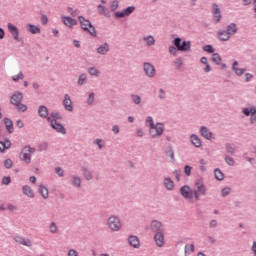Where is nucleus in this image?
Segmentation results:
<instances>
[{
    "label": "nucleus",
    "instance_id": "obj_1",
    "mask_svg": "<svg viewBox=\"0 0 256 256\" xmlns=\"http://www.w3.org/2000/svg\"><path fill=\"white\" fill-rule=\"evenodd\" d=\"M23 101V93L17 91L15 92L11 98H10V103L12 105H15L16 108L21 111L22 113H25L27 111L28 107L25 104H22L21 102Z\"/></svg>",
    "mask_w": 256,
    "mask_h": 256
},
{
    "label": "nucleus",
    "instance_id": "obj_2",
    "mask_svg": "<svg viewBox=\"0 0 256 256\" xmlns=\"http://www.w3.org/2000/svg\"><path fill=\"white\" fill-rule=\"evenodd\" d=\"M78 19H79V23H80L83 31H86L92 37H97V31L95 30V26H93V24H91V21L85 19V17H83V16H79Z\"/></svg>",
    "mask_w": 256,
    "mask_h": 256
},
{
    "label": "nucleus",
    "instance_id": "obj_3",
    "mask_svg": "<svg viewBox=\"0 0 256 256\" xmlns=\"http://www.w3.org/2000/svg\"><path fill=\"white\" fill-rule=\"evenodd\" d=\"M107 226H108V229H110V231L117 233L118 231H121L123 224H121V219L118 216L111 215L107 219Z\"/></svg>",
    "mask_w": 256,
    "mask_h": 256
},
{
    "label": "nucleus",
    "instance_id": "obj_4",
    "mask_svg": "<svg viewBox=\"0 0 256 256\" xmlns=\"http://www.w3.org/2000/svg\"><path fill=\"white\" fill-rule=\"evenodd\" d=\"M34 153H35V149L29 146L24 147L20 154L21 161H24V163L29 165V163H31V157Z\"/></svg>",
    "mask_w": 256,
    "mask_h": 256
},
{
    "label": "nucleus",
    "instance_id": "obj_5",
    "mask_svg": "<svg viewBox=\"0 0 256 256\" xmlns=\"http://www.w3.org/2000/svg\"><path fill=\"white\" fill-rule=\"evenodd\" d=\"M163 131H165V126L162 123H157L149 128V134L153 138L161 137V135H163Z\"/></svg>",
    "mask_w": 256,
    "mask_h": 256
},
{
    "label": "nucleus",
    "instance_id": "obj_6",
    "mask_svg": "<svg viewBox=\"0 0 256 256\" xmlns=\"http://www.w3.org/2000/svg\"><path fill=\"white\" fill-rule=\"evenodd\" d=\"M195 186H196V190L194 191V197L196 201H199V197H201V195L207 194V188L205 187V184H203L201 180H198L195 183Z\"/></svg>",
    "mask_w": 256,
    "mask_h": 256
},
{
    "label": "nucleus",
    "instance_id": "obj_7",
    "mask_svg": "<svg viewBox=\"0 0 256 256\" xmlns=\"http://www.w3.org/2000/svg\"><path fill=\"white\" fill-rule=\"evenodd\" d=\"M47 121L50 123L52 129H55V131H57L58 133H61L62 135H65V133H67L63 124L58 123L57 120L47 118Z\"/></svg>",
    "mask_w": 256,
    "mask_h": 256
},
{
    "label": "nucleus",
    "instance_id": "obj_8",
    "mask_svg": "<svg viewBox=\"0 0 256 256\" xmlns=\"http://www.w3.org/2000/svg\"><path fill=\"white\" fill-rule=\"evenodd\" d=\"M61 21L66 27H69V29H73L78 24L77 19L69 16H61Z\"/></svg>",
    "mask_w": 256,
    "mask_h": 256
},
{
    "label": "nucleus",
    "instance_id": "obj_9",
    "mask_svg": "<svg viewBox=\"0 0 256 256\" xmlns=\"http://www.w3.org/2000/svg\"><path fill=\"white\" fill-rule=\"evenodd\" d=\"M144 73L147 75V77L153 78L155 75H157V70H155V66H153L151 63H144Z\"/></svg>",
    "mask_w": 256,
    "mask_h": 256
},
{
    "label": "nucleus",
    "instance_id": "obj_10",
    "mask_svg": "<svg viewBox=\"0 0 256 256\" xmlns=\"http://www.w3.org/2000/svg\"><path fill=\"white\" fill-rule=\"evenodd\" d=\"M243 113H244V115H246V117H249V115H251L250 122L255 123V121H256V108L255 107L252 106V107L244 108Z\"/></svg>",
    "mask_w": 256,
    "mask_h": 256
},
{
    "label": "nucleus",
    "instance_id": "obj_11",
    "mask_svg": "<svg viewBox=\"0 0 256 256\" xmlns=\"http://www.w3.org/2000/svg\"><path fill=\"white\" fill-rule=\"evenodd\" d=\"M63 107L66 111H69L70 113L73 112V101L71 100V96H69V94L64 95Z\"/></svg>",
    "mask_w": 256,
    "mask_h": 256
},
{
    "label": "nucleus",
    "instance_id": "obj_12",
    "mask_svg": "<svg viewBox=\"0 0 256 256\" xmlns=\"http://www.w3.org/2000/svg\"><path fill=\"white\" fill-rule=\"evenodd\" d=\"M133 11H135V6H129L121 12H116L115 17H117L118 19H121L123 17H129V15L133 13Z\"/></svg>",
    "mask_w": 256,
    "mask_h": 256
},
{
    "label": "nucleus",
    "instance_id": "obj_13",
    "mask_svg": "<svg viewBox=\"0 0 256 256\" xmlns=\"http://www.w3.org/2000/svg\"><path fill=\"white\" fill-rule=\"evenodd\" d=\"M180 193L184 199H193V191L189 186L182 187Z\"/></svg>",
    "mask_w": 256,
    "mask_h": 256
},
{
    "label": "nucleus",
    "instance_id": "obj_14",
    "mask_svg": "<svg viewBox=\"0 0 256 256\" xmlns=\"http://www.w3.org/2000/svg\"><path fill=\"white\" fill-rule=\"evenodd\" d=\"M14 241L16 243H19V245H24V247H31V245H33V242H31L30 239H24L22 236H15L14 237Z\"/></svg>",
    "mask_w": 256,
    "mask_h": 256
},
{
    "label": "nucleus",
    "instance_id": "obj_15",
    "mask_svg": "<svg viewBox=\"0 0 256 256\" xmlns=\"http://www.w3.org/2000/svg\"><path fill=\"white\" fill-rule=\"evenodd\" d=\"M154 241L157 247H163L165 245V235H163V232H157L154 236Z\"/></svg>",
    "mask_w": 256,
    "mask_h": 256
},
{
    "label": "nucleus",
    "instance_id": "obj_16",
    "mask_svg": "<svg viewBox=\"0 0 256 256\" xmlns=\"http://www.w3.org/2000/svg\"><path fill=\"white\" fill-rule=\"evenodd\" d=\"M8 31L11 33L15 41H19V28L13 25V23H8Z\"/></svg>",
    "mask_w": 256,
    "mask_h": 256
},
{
    "label": "nucleus",
    "instance_id": "obj_17",
    "mask_svg": "<svg viewBox=\"0 0 256 256\" xmlns=\"http://www.w3.org/2000/svg\"><path fill=\"white\" fill-rule=\"evenodd\" d=\"M212 13L214 15L216 23H219L221 21V9H219V5L213 4Z\"/></svg>",
    "mask_w": 256,
    "mask_h": 256
},
{
    "label": "nucleus",
    "instance_id": "obj_18",
    "mask_svg": "<svg viewBox=\"0 0 256 256\" xmlns=\"http://www.w3.org/2000/svg\"><path fill=\"white\" fill-rule=\"evenodd\" d=\"M163 228V225L161 224V222L157 221V220H153L150 224V229L151 231H153L154 233H161V229Z\"/></svg>",
    "mask_w": 256,
    "mask_h": 256
},
{
    "label": "nucleus",
    "instance_id": "obj_19",
    "mask_svg": "<svg viewBox=\"0 0 256 256\" xmlns=\"http://www.w3.org/2000/svg\"><path fill=\"white\" fill-rule=\"evenodd\" d=\"M128 243L131 247H134V249H139V247H141V243L137 236H129Z\"/></svg>",
    "mask_w": 256,
    "mask_h": 256
},
{
    "label": "nucleus",
    "instance_id": "obj_20",
    "mask_svg": "<svg viewBox=\"0 0 256 256\" xmlns=\"http://www.w3.org/2000/svg\"><path fill=\"white\" fill-rule=\"evenodd\" d=\"M38 115L42 118V119H48L49 117V109L46 106H40L38 109Z\"/></svg>",
    "mask_w": 256,
    "mask_h": 256
},
{
    "label": "nucleus",
    "instance_id": "obj_21",
    "mask_svg": "<svg viewBox=\"0 0 256 256\" xmlns=\"http://www.w3.org/2000/svg\"><path fill=\"white\" fill-rule=\"evenodd\" d=\"M200 134L202 135V137H204V139H211L213 137V133H211V131H209V128L202 126L200 128Z\"/></svg>",
    "mask_w": 256,
    "mask_h": 256
},
{
    "label": "nucleus",
    "instance_id": "obj_22",
    "mask_svg": "<svg viewBox=\"0 0 256 256\" xmlns=\"http://www.w3.org/2000/svg\"><path fill=\"white\" fill-rule=\"evenodd\" d=\"M22 191L26 197H29L30 199L35 198V192H33V189H31L29 185L23 186Z\"/></svg>",
    "mask_w": 256,
    "mask_h": 256
},
{
    "label": "nucleus",
    "instance_id": "obj_23",
    "mask_svg": "<svg viewBox=\"0 0 256 256\" xmlns=\"http://www.w3.org/2000/svg\"><path fill=\"white\" fill-rule=\"evenodd\" d=\"M38 191H39L40 195H42L43 199H49V189H47V187H45V185L40 184Z\"/></svg>",
    "mask_w": 256,
    "mask_h": 256
},
{
    "label": "nucleus",
    "instance_id": "obj_24",
    "mask_svg": "<svg viewBox=\"0 0 256 256\" xmlns=\"http://www.w3.org/2000/svg\"><path fill=\"white\" fill-rule=\"evenodd\" d=\"M218 39H220V41H229V39H231V35L225 30H220L218 32Z\"/></svg>",
    "mask_w": 256,
    "mask_h": 256
},
{
    "label": "nucleus",
    "instance_id": "obj_25",
    "mask_svg": "<svg viewBox=\"0 0 256 256\" xmlns=\"http://www.w3.org/2000/svg\"><path fill=\"white\" fill-rule=\"evenodd\" d=\"M237 65H239V62L235 61L233 63L232 69L233 71H235L236 75H238V77H241V75L245 74V71H247L246 69L243 68H238Z\"/></svg>",
    "mask_w": 256,
    "mask_h": 256
},
{
    "label": "nucleus",
    "instance_id": "obj_26",
    "mask_svg": "<svg viewBox=\"0 0 256 256\" xmlns=\"http://www.w3.org/2000/svg\"><path fill=\"white\" fill-rule=\"evenodd\" d=\"M97 53H99V55H106V53H109V44H102L100 47L97 48Z\"/></svg>",
    "mask_w": 256,
    "mask_h": 256
},
{
    "label": "nucleus",
    "instance_id": "obj_27",
    "mask_svg": "<svg viewBox=\"0 0 256 256\" xmlns=\"http://www.w3.org/2000/svg\"><path fill=\"white\" fill-rule=\"evenodd\" d=\"M98 12L100 15H104V17L110 18L111 14L109 13V10L105 8L103 5H98Z\"/></svg>",
    "mask_w": 256,
    "mask_h": 256
},
{
    "label": "nucleus",
    "instance_id": "obj_28",
    "mask_svg": "<svg viewBox=\"0 0 256 256\" xmlns=\"http://www.w3.org/2000/svg\"><path fill=\"white\" fill-rule=\"evenodd\" d=\"M142 41H144L148 47L155 45V38L151 35L143 37Z\"/></svg>",
    "mask_w": 256,
    "mask_h": 256
},
{
    "label": "nucleus",
    "instance_id": "obj_29",
    "mask_svg": "<svg viewBox=\"0 0 256 256\" xmlns=\"http://www.w3.org/2000/svg\"><path fill=\"white\" fill-rule=\"evenodd\" d=\"M27 30L32 33V35H36V33H41V28L37 27L35 25L32 24H28L27 25Z\"/></svg>",
    "mask_w": 256,
    "mask_h": 256
},
{
    "label": "nucleus",
    "instance_id": "obj_30",
    "mask_svg": "<svg viewBox=\"0 0 256 256\" xmlns=\"http://www.w3.org/2000/svg\"><path fill=\"white\" fill-rule=\"evenodd\" d=\"M164 185L168 191H173L175 184L173 183V180L171 178H165Z\"/></svg>",
    "mask_w": 256,
    "mask_h": 256
},
{
    "label": "nucleus",
    "instance_id": "obj_31",
    "mask_svg": "<svg viewBox=\"0 0 256 256\" xmlns=\"http://www.w3.org/2000/svg\"><path fill=\"white\" fill-rule=\"evenodd\" d=\"M5 127L9 133H13V121H11L9 118L4 119Z\"/></svg>",
    "mask_w": 256,
    "mask_h": 256
},
{
    "label": "nucleus",
    "instance_id": "obj_32",
    "mask_svg": "<svg viewBox=\"0 0 256 256\" xmlns=\"http://www.w3.org/2000/svg\"><path fill=\"white\" fill-rule=\"evenodd\" d=\"M11 148V141L6 140L4 142L0 141V152L3 153V151Z\"/></svg>",
    "mask_w": 256,
    "mask_h": 256
},
{
    "label": "nucleus",
    "instance_id": "obj_33",
    "mask_svg": "<svg viewBox=\"0 0 256 256\" xmlns=\"http://www.w3.org/2000/svg\"><path fill=\"white\" fill-rule=\"evenodd\" d=\"M230 35H235L237 33V24L231 23L227 27V31Z\"/></svg>",
    "mask_w": 256,
    "mask_h": 256
},
{
    "label": "nucleus",
    "instance_id": "obj_34",
    "mask_svg": "<svg viewBox=\"0 0 256 256\" xmlns=\"http://www.w3.org/2000/svg\"><path fill=\"white\" fill-rule=\"evenodd\" d=\"M190 139L192 145H194L195 147H201V139H199V136L192 135Z\"/></svg>",
    "mask_w": 256,
    "mask_h": 256
},
{
    "label": "nucleus",
    "instance_id": "obj_35",
    "mask_svg": "<svg viewBox=\"0 0 256 256\" xmlns=\"http://www.w3.org/2000/svg\"><path fill=\"white\" fill-rule=\"evenodd\" d=\"M214 175H215V178L218 180V181H223V179H225V175L223 174V172H221V170L219 169H216L214 171Z\"/></svg>",
    "mask_w": 256,
    "mask_h": 256
},
{
    "label": "nucleus",
    "instance_id": "obj_36",
    "mask_svg": "<svg viewBox=\"0 0 256 256\" xmlns=\"http://www.w3.org/2000/svg\"><path fill=\"white\" fill-rule=\"evenodd\" d=\"M88 73L89 75H93L94 77H99V75L101 74V72L95 67L89 68Z\"/></svg>",
    "mask_w": 256,
    "mask_h": 256
},
{
    "label": "nucleus",
    "instance_id": "obj_37",
    "mask_svg": "<svg viewBox=\"0 0 256 256\" xmlns=\"http://www.w3.org/2000/svg\"><path fill=\"white\" fill-rule=\"evenodd\" d=\"M82 171L87 181H91V179H93V174H91V171H89L87 168H83Z\"/></svg>",
    "mask_w": 256,
    "mask_h": 256
},
{
    "label": "nucleus",
    "instance_id": "obj_38",
    "mask_svg": "<svg viewBox=\"0 0 256 256\" xmlns=\"http://www.w3.org/2000/svg\"><path fill=\"white\" fill-rule=\"evenodd\" d=\"M191 49V42L184 41L181 44L180 51H189Z\"/></svg>",
    "mask_w": 256,
    "mask_h": 256
},
{
    "label": "nucleus",
    "instance_id": "obj_39",
    "mask_svg": "<svg viewBox=\"0 0 256 256\" xmlns=\"http://www.w3.org/2000/svg\"><path fill=\"white\" fill-rule=\"evenodd\" d=\"M57 231H59V227H57V224L55 222H52L49 225V232L52 233L53 235H55V233H57Z\"/></svg>",
    "mask_w": 256,
    "mask_h": 256
},
{
    "label": "nucleus",
    "instance_id": "obj_40",
    "mask_svg": "<svg viewBox=\"0 0 256 256\" xmlns=\"http://www.w3.org/2000/svg\"><path fill=\"white\" fill-rule=\"evenodd\" d=\"M212 61L216 63V65H221V55H219L218 53H214L212 56Z\"/></svg>",
    "mask_w": 256,
    "mask_h": 256
},
{
    "label": "nucleus",
    "instance_id": "obj_41",
    "mask_svg": "<svg viewBox=\"0 0 256 256\" xmlns=\"http://www.w3.org/2000/svg\"><path fill=\"white\" fill-rule=\"evenodd\" d=\"M195 252V245L194 244H187L185 246V253L187 254H190V253H194Z\"/></svg>",
    "mask_w": 256,
    "mask_h": 256
},
{
    "label": "nucleus",
    "instance_id": "obj_42",
    "mask_svg": "<svg viewBox=\"0 0 256 256\" xmlns=\"http://www.w3.org/2000/svg\"><path fill=\"white\" fill-rule=\"evenodd\" d=\"M86 81H87V74H81L78 77V85H85Z\"/></svg>",
    "mask_w": 256,
    "mask_h": 256
},
{
    "label": "nucleus",
    "instance_id": "obj_43",
    "mask_svg": "<svg viewBox=\"0 0 256 256\" xmlns=\"http://www.w3.org/2000/svg\"><path fill=\"white\" fill-rule=\"evenodd\" d=\"M67 11L72 17H77V15L80 13L79 9H73L72 7H69Z\"/></svg>",
    "mask_w": 256,
    "mask_h": 256
},
{
    "label": "nucleus",
    "instance_id": "obj_44",
    "mask_svg": "<svg viewBox=\"0 0 256 256\" xmlns=\"http://www.w3.org/2000/svg\"><path fill=\"white\" fill-rule=\"evenodd\" d=\"M23 78H24L23 72H19L17 75L12 76V81H15V82L21 81L23 80Z\"/></svg>",
    "mask_w": 256,
    "mask_h": 256
},
{
    "label": "nucleus",
    "instance_id": "obj_45",
    "mask_svg": "<svg viewBox=\"0 0 256 256\" xmlns=\"http://www.w3.org/2000/svg\"><path fill=\"white\" fill-rule=\"evenodd\" d=\"M154 122H153V117L148 116L146 118V126L149 127V129H151L154 126Z\"/></svg>",
    "mask_w": 256,
    "mask_h": 256
},
{
    "label": "nucleus",
    "instance_id": "obj_46",
    "mask_svg": "<svg viewBox=\"0 0 256 256\" xmlns=\"http://www.w3.org/2000/svg\"><path fill=\"white\" fill-rule=\"evenodd\" d=\"M72 183H73L74 187H81V178L74 176Z\"/></svg>",
    "mask_w": 256,
    "mask_h": 256
},
{
    "label": "nucleus",
    "instance_id": "obj_47",
    "mask_svg": "<svg viewBox=\"0 0 256 256\" xmlns=\"http://www.w3.org/2000/svg\"><path fill=\"white\" fill-rule=\"evenodd\" d=\"M48 119H52V121H57L58 119H61V116L57 112H52Z\"/></svg>",
    "mask_w": 256,
    "mask_h": 256
},
{
    "label": "nucleus",
    "instance_id": "obj_48",
    "mask_svg": "<svg viewBox=\"0 0 256 256\" xmlns=\"http://www.w3.org/2000/svg\"><path fill=\"white\" fill-rule=\"evenodd\" d=\"M4 167H5L6 169H11V167H13V160H11V159H6V160L4 161Z\"/></svg>",
    "mask_w": 256,
    "mask_h": 256
},
{
    "label": "nucleus",
    "instance_id": "obj_49",
    "mask_svg": "<svg viewBox=\"0 0 256 256\" xmlns=\"http://www.w3.org/2000/svg\"><path fill=\"white\" fill-rule=\"evenodd\" d=\"M119 8V1L114 0L111 5H110V9L112 11H117V9Z\"/></svg>",
    "mask_w": 256,
    "mask_h": 256
},
{
    "label": "nucleus",
    "instance_id": "obj_50",
    "mask_svg": "<svg viewBox=\"0 0 256 256\" xmlns=\"http://www.w3.org/2000/svg\"><path fill=\"white\" fill-rule=\"evenodd\" d=\"M95 101V93H90L89 97L87 99L88 105H93V102Z\"/></svg>",
    "mask_w": 256,
    "mask_h": 256
},
{
    "label": "nucleus",
    "instance_id": "obj_51",
    "mask_svg": "<svg viewBox=\"0 0 256 256\" xmlns=\"http://www.w3.org/2000/svg\"><path fill=\"white\" fill-rule=\"evenodd\" d=\"M132 101L135 105H139L141 103V97L139 95H132Z\"/></svg>",
    "mask_w": 256,
    "mask_h": 256
},
{
    "label": "nucleus",
    "instance_id": "obj_52",
    "mask_svg": "<svg viewBox=\"0 0 256 256\" xmlns=\"http://www.w3.org/2000/svg\"><path fill=\"white\" fill-rule=\"evenodd\" d=\"M166 155H168V157H170L171 161H175V152L173 151V149H169L166 152Z\"/></svg>",
    "mask_w": 256,
    "mask_h": 256
},
{
    "label": "nucleus",
    "instance_id": "obj_53",
    "mask_svg": "<svg viewBox=\"0 0 256 256\" xmlns=\"http://www.w3.org/2000/svg\"><path fill=\"white\" fill-rule=\"evenodd\" d=\"M225 161H226L227 165H230L231 167H233V165H235V160L232 157H226Z\"/></svg>",
    "mask_w": 256,
    "mask_h": 256
},
{
    "label": "nucleus",
    "instance_id": "obj_54",
    "mask_svg": "<svg viewBox=\"0 0 256 256\" xmlns=\"http://www.w3.org/2000/svg\"><path fill=\"white\" fill-rule=\"evenodd\" d=\"M174 45H175V47H177L178 51H180V47H181V38H175V39H174Z\"/></svg>",
    "mask_w": 256,
    "mask_h": 256
},
{
    "label": "nucleus",
    "instance_id": "obj_55",
    "mask_svg": "<svg viewBox=\"0 0 256 256\" xmlns=\"http://www.w3.org/2000/svg\"><path fill=\"white\" fill-rule=\"evenodd\" d=\"M204 51H206V53H214V49H213V46H211V45H206V46H204Z\"/></svg>",
    "mask_w": 256,
    "mask_h": 256
},
{
    "label": "nucleus",
    "instance_id": "obj_56",
    "mask_svg": "<svg viewBox=\"0 0 256 256\" xmlns=\"http://www.w3.org/2000/svg\"><path fill=\"white\" fill-rule=\"evenodd\" d=\"M55 171L59 177H63V175H65V172L63 171V169H61V167H57Z\"/></svg>",
    "mask_w": 256,
    "mask_h": 256
},
{
    "label": "nucleus",
    "instance_id": "obj_57",
    "mask_svg": "<svg viewBox=\"0 0 256 256\" xmlns=\"http://www.w3.org/2000/svg\"><path fill=\"white\" fill-rule=\"evenodd\" d=\"M9 183H11V177H4L2 179V185H9Z\"/></svg>",
    "mask_w": 256,
    "mask_h": 256
},
{
    "label": "nucleus",
    "instance_id": "obj_58",
    "mask_svg": "<svg viewBox=\"0 0 256 256\" xmlns=\"http://www.w3.org/2000/svg\"><path fill=\"white\" fill-rule=\"evenodd\" d=\"M68 256H79V252L75 249H71L68 251Z\"/></svg>",
    "mask_w": 256,
    "mask_h": 256
},
{
    "label": "nucleus",
    "instance_id": "obj_59",
    "mask_svg": "<svg viewBox=\"0 0 256 256\" xmlns=\"http://www.w3.org/2000/svg\"><path fill=\"white\" fill-rule=\"evenodd\" d=\"M231 193V188H224L222 190L223 197H226V195H229Z\"/></svg>",
    "mask_w": 256,
    "mask_h": 256
},
{
    "label": "nucleus",
    "instance_id": "obj_60",
    "mask_svg": "<svg viewBox=\"0 0 256 256\" xmlns=\"http://www.w3.org/2000/svg\"><path fill=\"white\" fill-rule=\"evenodd\" d=\"M169 53H171L172 55H177V48H175V46H170Z\"/></svg>",
    "mask_w": 256,
    "mask_h": 256
},
{
    "label": "nucleus",
    "instance_id": "obj_61",
    "mask_svg": "<svg viewBox=\"0 0 256 256\" xmlns=\"http://www.w3.org/2000/svg\"><path fill=\"white\" fill-rule=\"evenodd\" d=\"M184 171L188 177L191 175V167L189 165L185 166Z\"/></svg>",
    "mask_w": 256,
    "mask_h": 256
},
{
    "label": "nucleus",
    "instance_id": "obj_62",
    "mask_svg": "<svg viewBox=\"0 0 256 256\" xmlns=\"http://www.w3.org/2000/svg\"><path fill=\"white\" fill-rule=\"evenodd\" d=\"M49 19L47 18V16L43 15L41 18V23L42 25H47Z\"/></svg>",
    "mask_w": 256,
    "mask_h": 256
},
{
    "label": "nucleus",
    "instance_id": "obj_63",
    "mask_svg": "<svg viewBox=\"0 0 256 256\" xmlns=\"http://www.w3.org/2000/svg\"><path fill=\"white\" fill-rule=\"evenodd\" d=\"M245 77H246V83H249V81H251L253 79V74L247 73L245 75Z\"/></svg>",
    "mask_w": 256,
    "mask_h": 256
},
{
    "label": "nucleus",
    "instance_id": "obj_64",
    "mask_svg": "<svg viewBox=\"0 0 256 256\" xmlns=\"http://www.w3.org/2000/svg\"><path fill=\"white\" fill-rule=\"evenodd\" d=\"M159 99H165V90L163 89L159 90Z\"/></svg>",
    "mask_w": 256,
    "mask_h": 256
}]
</instances>
